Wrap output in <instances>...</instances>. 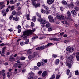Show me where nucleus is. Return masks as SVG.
<instances>
[{"instance_id": "61", "label": "nucleus", "mask_w": 79, "mask_h": 79, "mask_svg": "<svg viewBox=\"0 0 79 79\" xmlns=\"http://www.w3.org/2000/svg\"><path fill=\"white\" fill-rule=\"evenodd\" d=\"M0 46H5V44H4V43H2V44H0Z\"/></svg>"}, {"instance_id": "2", "label": "nucleus", "mask_w": 79, "mask_h": 79, "mask_svg": "<svg viewBox=\"0 0 79 79\" xmlns=\"http://www.w3.org/2000/svg\"><path fill=\"white\" fill-rule=\"evenodd\" d=\"M32 34V31H26L23 32V35H22L20 37H23L24 35H31Z\"/></svg>"}, {"instance_id": "8", "label": "nucleus", "mask_w": 79, "mask_h": 79, "mask_svg": "<svg viewBox=\"0 0 79 79\" xmlns=\"http://www.w3.org/2000/svg\"><path fill=\"white\" fill-rule=\"evenodd\" d=\"M67 6L69 7H69H71V8H73V7H74V4L73 2H71L70 4H67Z\"/></svg>"}, {"instance_id": "14", "label": "nucleus", "mask_w": 79, "mask_h": 79, "mask_svg": "<svg viewBox=\"0 0 79 79\" xmlns=\"http://www.w3.org/2000/svg\"><path fill=\"white\" fill-rule=\"evenodd\" d=\"M5 48L6 47H4L3 48H2V53L1 54V55L2 56H5Z\"/></svg>"}, {"instance_id": "38", "label": "nucleus", "mask_w": 79, "mask_h": 79, "mask_svg": "<svg viewBox=\"0 0 79 79\" xmlns=\"http://www.w3.org/2000/svg\"><path fill=\"white\" fill-rule=\"evenodd\" d=\"M69 58H70L71 60H73V59L74 58V56H73V55H71Z\"/></svg>"}, {"instance_id": "53", "label": "nucleus", "mask_w": 79, "mask_h": 79, "mask_svg": "<svg viewBox=\"0 0 79 79\" xmlns=\"http://www.w3.org/2000/svg\"><path fill=\"white\" fill-rule=\"evenodd\" d=\"M52 31V29L51 28L49 27L48 28V31L50 32V31Z\"/></svg>"}, {"instance_id": "1", "label": "nucleus", "mask_w": 79, "mask_h": 79, "mask_svg": "<svg viewBox=\"0 0 79 79\" xmlns=\"http://www.w3.org/2000/svg\"><path fill=\"white\" fill-rule=\"evenodd\" d=\"M36 15L37 16L40 18V19H38V21L40 22V24H43L42 27H43L48 28V27H50L51 24L49 22L47 21L43 20L42 18H41V15L37 12L36 13Z\"/></svg>"}, {"instance_id": "51", "label": "nucleus", "mask_w": 79, "mask_h": 79, "mask_svg": "<svg viewBox=\"0 0 79 79\" xmlns=\"http://www.w3.org/2000/svg\"><path fill=\"white\" fill-rule=\"evenodd\" d=\"M5 6V5H2L1 6L0 9H2L4 8Z\"/></svg>"}, {"instance_id": "34", "label": "nucleus", "mask_w": 79, "mask_h": 79, "mask_svg": "<svg viewBox=\"0 0 79 79\" xmlns=\"http://www.w3.org/2000/svg\"><path fill=\"white\" fill-rule=\"evenodd\" d=\"M62 3L63 5H66L67 4V2L65 1H63L62 2Z\"/></svg>"}, {"instance_id": "59", "label": "nucleus", "mask_w": 79, "mask_h": 79, "mask_svg": "<svg viewBox=\"0 0 79 79\" xmlns=\"http://www.w3.org/2000/svg\"><path fill=\"white\" fill-rule=\"evenodd\" d=\"M36 50H41L40 47H38L36 48Z\"/></svg>"}, {"instance_id": "26", "label": "nucleus", "mask_w": 79, "mask_h": 79, "mask_svg": "<svg viewBox=\"0 0 79 79\" xmlns=\"http://www.w3.org/2000/svg\"><path fill=\"white\" fill-rule=\"evenodd\" d=\"M65 26L67 27H68L69 26V23H68L67 22L65 21Z\"/></svg>"}, {"instance_id": "4", "label": "nucleus", "mask_w": 79, "mask_h": 79, "mask_svg": "<svg viewBox=\"0 0 79 79\" xmlns=\"http://www.w3.org/2000/svg\"><path fill=\"white\" fill-rule=\"evenodd\" d=\"M67 51L72 53L74 52V48L73 47H71L70 46L67 47L66 48Z\"/></svg>"}, {"instance_id": "58", "label": "nucleus", "mask_w": 79, "mask_h": 79, "mask_svg": "<svg viewBox=\"0 0 79 79\" xmlns=\"http://www.w3.org/2000/svg\"><path fill=\"white\" fill-rule=\"evenodd\" d=\"M21 26L20 25H18L17 27V29H20V28H21Z\"/></svg>"}, {"instance_id": "11", "label": "nucleus", "mask_w": 79, "mask_h": 79, "mask_svg": "<svg viewBox=\"0 0 79 79\" xmlns=\"http://www.w3.org/2000/svg\"><path fill=\"white\" fill-rule=\"evenodd\" d=\"M2 15L3 16H6V10H5L3 9V10H2Z\"/></svg>"}, {"instance_id": "5", "label": "nucleus", "mask_w": 79, "mask_h": 79, "mask_svg": "<svg viewBox=\"0 0 79 79\" xmlns=\"http://www.w3.org/2000/svg\"><path fill=\"white\" fill-rule=\"evenodd\" d=\"M52 45V43H48L45 46H41L40 47L41 48V50H43L45 48H47V47H48V46H50V45Z\"/></svg>"}, {"instance_id": "37", "label": "nucleus", "mask_w": 79, "mask_h": 79, "mask_svg": "<svg viewBox=\"0 0 79 79\" xmlns=\"http://www.w3.org/2000/svg\"><path fill=\"white\" fill-rule=\"evenodd\" d=\"M29 74L30 76H34V73L31 72L29 73Z\"/></svg>"}, {"instance_id": "32", "label": "nucleus", "mask_w": 79, "mask_h": 79, "mask_svg": "<svg viewBox=\"0 0 79 79\" xmlns=\"http://www.w3.org/2000/svg\"><path fill=\"white\" fill-rule=\"evenodd\" d=\"M24 42L25 44H29V39L26 40Z\"/></svg>"}, {"instance_id": "27", "label": "nucleus", "mask_w": 79, "mask_h": 79, "mask_svg": "<svg viewBox=\"0 0 79 79\" xmlns=\"http://www.w3.org/2000/svg\"><path fill=\"white\" fill-rule=\"evenodd\" d=\"M37 56V52H35L34 53V55L33 56V58H34V57H35V56Z\"/></svg>"}, {"instance_id": "56", "label": "nucleus", "mask_w": 79, "mask_h": 79, "mask_svg": "<svg viewBox=\"0 0 79 79\" xmlns=\"http://www.w3.org/2000/svg\"><path fill=\"white\" fill-rule=\"evenodd\" d=\"M34 78L33 77H32V76H31V77H29L28 78V79H33Z\"/></svg>"}, {"instance_id": "52", "label": "nucleus", "mask_w": 79, "mask_h": 79, "mask_svg": "<svg viewBox=\"0 0 79 79\" xmlns=\"http://www.w3.org/2000/svg\"><path fill=\"white\" fill-rule=\"evenodd\" d=\"M60 77V75H57L56 77V79H59Z\"/></svg>"}, {"instance_id": "20", "label": "nucleus", "mask_w": 79, "mask_h": 79, "mask_svg": "<svg viewBox=\"0 0 79 79\" xmlns=\"http://www.w3.org/2000/svg\"><path fill=\"white\" fill-rule=\"evenodd\" d=\"M67 15L69 17H71V12H69V11H68L67 12Z\"/></svg>"}, {"instance_id": "30", "label": "nucleus", "mask_w": 79, "mask_h": 79, "mask_svg": "<svg viewBox=\"0 0 79 79\" xmlns=\"http://www.w3.org/2000/svg\"><path fill=\"white\" fill-rule=\"evenodd\" d=\"M55 78V75L53 74L51 77L50 79H53Z\"/></svg>"}, {"instance_id": "13", "label": "nucleus", "mask_w": 79, "mask_h": 79, "mask_svg": "<svg viewBox=\"0 0 79 79\" xmlns=\"http://www.w3.org/2000/svg\"><path fill=\"white\" fill-rule=\"evenodd\" d=\"M47 74V72L46 71H44L41 74L42 76L44 77Z\"/></svg>"}, {"instance_id": "7", "label": "nucleus", "mask_w": 79, "mask_h": 79, "mask_svg": "<svg viewBox=\"0 0 79 79\" xmlns=\"http://www.w3.org/2000/svg\"><path fill=\"white\" fill-rule=\"evenodd\" d=\"M47 2L48 5H51L55 2V0H47Z\"/></svg>"}, {"instance_id": "64", "label": "nucleus", "mask_w": 79, "mask_h": 79, "mask_svg": "<svg viewBox=\"0 0 79 79\" xmlns=\"http://www.w3.org/2000/svg\"><path fill=\"white\" fill-rule=\"evenodd\" d=\"M26 37H27L26 36L23 37V40H26Z\"/></svg>"}, {"instance_id": "29", "label": "nucleus", "mask_w": 79, "mask_h": 79, "mask_svg": "<svg viewBox=\"0 0 79 79\" xmlns=\"http://www.w3.org/2000/svg\"><path fill=\"white\" fill-rule=\"evenodd\" d=\"M54 21L55 20L53 18L49 20V21L50 23H53Z\"/></svg>"}, {"instance_id": "49", "label": "nucleus", "mask_w": 79, "mask_h": 79, "mask_svg": "<svg viewBox=\"0 0 79 79\" xmlns=\"http://www.w3.org/2000/svg\"><path fill=\"white\" fill-rule=\"evenodd\" d=\"M34 69L37 70V69H39V68L37 66H35L34 68Z\"/></svg>"}, {"instance_id": "36", "label": "nucleus", "mask_w": 79, "mask_h": 79, "mask_svg": "<svg viewBox=\"0 0 79 79\" xmlns=\"http://www.w3.org/2000/svg\"><path fill=\"white\" fill-rule=\"evenodd\" d=\"M74 8L75 11H78V10H79V8L76 6H75Z\"/></svg>"}, {"instance_id": "62", "label": "nucleus", "mask_w": 79, "mask_h": 79, "mask_svg": "<svg viewBox=\"0 0 79 79\" xmlns=\"http://www.w3.org/2000/svg\"><path fill=\"white\" fill-rule=\"evenodd\" d=\"M64 34V32H62L60 34V35L62 36V35H63Z\"/></svg>"}, {"instance_id": "19", "label": "nucleus", "mask_w": 79, "mask_h": 79, "mask_svg": "<svg viewBox=\"0 0 79 79\" xmlns=\"http://www.w3.org/2000/svg\"><path fill=\"white\" fill-rule=\"evenodd\" d=\"M19 65H20V64H15L13 65V66L14 67H15V68H17V67H18Z\"/></svg>"}, {"instance_id": "24", "label": "nucleus", "mask_w": 79, "mask_h": 79, "mask_svg": "<svg viewBox=\"0 0 79 79\" xmlns=\"http://www.w3.org/2000/svg\"><path fill=\"white\" fill-rule=\"evenodd\" d=\"M15 1H13V0H11L10 2V4H13L15 3Z\"/></svg>"}, {"instance_id": "60", "label": "nucleus", "mask_w": 79, "mask_h": 79, "mask_svg": "<svg viewBox=\"0 0 79 79\" xmlns=\"http://www.w3.org/2000/svg\"><path fill=\"white\" fill-rule=\"evenodd\" d=\"M18 33H20V32H21V29H19L18 30Z\"/></svg>"}, {"instance_id": "42", "label": "nucleus", "mask_w": 79, "mask_h": 79, "mask_svg": "<svg viewBox=\"0 0 79 79\" xmlns=\"http://www.w3.org/2000/svg\"><path fill=\"white\" fill-rule=\"evenodd\" d=\"M68 42H69V40H66L64 41V43L65 44H67L68 43Z\"/></svg>"}, {"instance_id": "22", "label": "nucleus", "mask_w": 79, "mask_h": 79, "mask_svg": "<svg viewBox=\"0 0 79 79\" xmlns=\"http://www.w3.org/2000/svg\"><path fill=\"white\" fill-rule=\"evenodd\" d=\"M40 5V3H38L37 4L35 5V8H37L38 6H39Z\"/></svg>"}, {"instance_id": "9", "label": "nucleus", "mask_w": 79, "mask_h": 79, "mask_svg": "<svg viewBox=\"0 0 79 79\" xmlns=\"http://www.w3.org/2000/svg\"><path fill=\"white\" fill-rule=\"evenodd\" d=\"M15 58L13 57H11L10 56V58L9 59V61H10L11 62H13V61H15Z\"/></svg>"}, {"instance_id": "33", "label": "nucleus", "mask_w": 79, "mask_h": 79, "mask_svg": "<svg viewBox=\"0 0 79 79\" xmlns=\"http://www.w3.org/2000/svg\"><path fill=\"white\" fill-rule=\"evenodd\" d=\"M48 19H52V18H53V16H52L51 15H49L48 16Z\"/></svg>"}, {"instance_id": "50", "label": "nucleus", "mask_w": 79, "mask_h": 79, "mask_svg": "<svg viewBox=\"0 0 79 79\" xmlns=\"http://www.w3.org/2000/svg\"><path fill=\"white\" fill-rule=\"evenodd\" d=\"M42 61H43V62H44L45 63H47V60L46 59V60H42Z\"/></svg>"}, {"instance_id": "25", "label": "nucleus", "mask_w": 79, "mask_h": 79, "mask_svg": "<svg viewBox=\"0 0 79 79\" xmlns=\"http://www.w3.org/2000/svg\"><path fill=\"white\" fill-rule=\"evenodd\" d=\"M41 12L42 13H45V12H46V11L43 9H41Z\"/></svg>"}, {"instance_id": "44", "label": "nucleus", "mask_w": 79, "mask_h": 79, "mask_svg": "<svg viewBox=\"0 0 79 79\" xmlns=\"http://www.w3.org/2000/svg\"><path fill=\"white\" fill-rule=\"evenodd\" d=\"M25 58H26V57L23 56H22L20 58V59L21 60H25Z\"/></svg>"}, {"instance_id": "17", "label": "nucleus", "mask_w": 79, "mask_h": 79, "mask_svg": "<svg viewBox=\"0 0 79 79\" xmlns=\"http://www.w3.org/2000/svg\"><path fill=\"white\" fill-rule=\"evenodd\" d=\"M71 61H72V60L69 57L66 60V63H69V62H71Z\"/></svg>"}, {"instance_id": "46", "label": "nucleus", "mask_w": 79, "mask_h": 79, "mask_svg": "<svg viewBox=\"0 0 79 79\" xmlns=\"http://www.w3.org/2000/svg\"><path fill=\"white\" fill-rule=\"evenodd\" d=\"M32 58H34V57L31 55H29L28 56V58H29V60H31V59Z\"/></svg>"}, {"instance_id": "16", "label": "nucleus", "mask_w": 79, "mask_h": 79, "mask_svg": "<svg viewBox=\"0 0 79 79\" xmlns=\"http://www.w3.org/2000/svg\"><path fill=\"white\" fill-rule=\"evenodd\" d=\"M13 20L16 21H18L19 19V17H13Z\"/></svg>"}, {"instance_id": "63", "label": "nucleus", "mask_w": 79, "mask_h": 79, "mask_svg": "<svg viewBox=\"0 0 79 79\" xmlns=\"http://www.w3.org/2000/svg\"><path fill=\"white\" fill-rule=\"evenodd\" d=\"M60 9L61 11H63V7H60Z\"/></svg>"}, {"instance_id": "54", "label": "nucleus", "mask_w": 79, "mask_h": 79, "mask_svg": "<svg viewBox=\"0 0 79 79\" xmlns=\"http://www.w3.org/2000/svg\"><path fill=\"white\" fill-rule=\"evenodd\" d=\"M34 26V23L33 22H31V27H33Z\"/></svg>"}, {"instance_id": "55", "label": "nucleus", "mask_w": 79, "mask_h": 79, "mask_svg": "<svg viewBox=\"0 0 79 79\" xmlns=\"http://www.w3.org/2000/svg\"><path fill=\"white\" fill-rule=\"evenodd\" d=\"M42 73V71H40L38 72V74H41Z\"/></svg>"}, {"instance_id": "57", "label": "nucleus", "mask_w": 79, "mask_h": 79, "mask_svg": "<svg viewBox=\"0 0 79 79\" xmlns=\"http://www.w3.org/2000/svg\"><path fill=\"white\" fill-rule=\"evenodd\" d=\"M53 57L54 58H56V57H57V55H55V54H54L53 55Z\"/></svg>"}, {"instance_id": "31", "label": "nucleus", "mask_w": 79, "mask_h": 79, "mask_svg": "<svg viewBox=\"0 0 79 79\" xmlns=\"http://www.w3.org/2000/svg\"><path fill=\"white\" fill-rule=\"evenodd\" d=\"M75 74L76 75H79V72L78 71V70H77L75 71Z\"/></svg>"}, {"instance_id": "43", "label": "nucleus", "mask_w": 79, "mask_h": 79, "mask_svg": "<svg viewBox=\"0 0 79 79\" xmlns=\"http://www.w3.org/2000/svg\"><path fill=\"white\" fill-rule=\"evenodd\" d=\"M76 4L77 6H79V1H77L76 2Z\"/></svg>"}, {"instance_id": "28", "label": "nucleus", "mask_w": 79, "mask_h": 79, "mask_svg": "<svg viewBox=\"0 0 79 79\" xmlns=\"http://www.w3.org/2000/svg\"><path fill=\"white\" fill-rule=\"evenodd\" d=\"M35 1H34V0H31V3H32V4L33 5V6H35Z\"/></svg>"}, {"instance_id": "41", "label": "nucleus", "mask_w": 79, "mask_h": 79, "mask_svg": "<svg viewBox=\"0 0 79 79\" xmlns=\"http://www.w3.org/2000/svg\"><path fill=\"white\" fill-rule=\"evenodd\" d=\"M27 18L28 20H30V18H29V14H28L27 15Z\"/></svg>"}, {"instance_id": "35", "label": "nucleus", "mask_w": 79, "mask_h": 79, "mask_svg": "<svg viewBox=\"0 0 79 79\" xmlns=\"http://www.w3.org/2000/svg\"><path fill=\"white\" fill-rule=\"evenodd\" d=\"M20 45L22 46H23L24 45H25V43L24 42H21L20 43Z\"/></svg>"}, {"instance_id": "40", "label": "nucleus", "mask_w": 79, "mask_h": 79, "mask_svg": "<svg viewBox=\"0 0 79 79\" xmlns=\"http://www.w3.org/2000/svg\"><path fill=\"white\" fill-rule=\"evenodd\" d=\"M69 73H70V70L69 69H67V74L69 75Z\"/></svg>"}, {"instance_id": "23", "label": "nucleus", "mask_w": 79, "mask_h": 79, "mask_svg": "<svg viewBox=\"0 0 79 79\" xmlns=\"http://www.w3.org/2000/svg\"><path fill=\"white\" fill-rule=\"evenodd\" d=\"M42 6H43V7L46 10H48V6H47L44 5H42Z\"/></svg>"}, {"instance_id": "47", "label": "nucleus", "mask_w": 79, "mask_h": 79, "mask_svg": "<svg viewBox=\"0 0 79 79\" xmlns=\"http://www.w3.org/2000/svg\"><path fill=\"white\" fill-rule=\"evenodd\" d=\"M14 8H15V6H11L10 10H11V11H13V10H14Z\"/></svg>"}, {"instance_id": "48", "label": "nucleus", "mask_w": 79, "mask_h": 79, "mask_svg": "<svg viewBox=\"0 0 79 79\" xmlns=\"http://www.w3.org/2000/svg\"><path fill=\"white\" fill-rule=\"evenodd\" d=\"M13 15H11L9 17L10 19L11 20V19H12V18H13Z\"/></svg>"}, {"instance_id": "39", "label": "nucleus", "mask_w": 79, "mask_h": 79, "mask_svg": "<svg viewBox=\"0 0 79 79\" xmlns=\"http://www.w3.org/2000/svg\"><path fill=\"white\" fill-rule=\"evenodd\" d=\"M16 13V12L15 10H14L12 11V14L13 15H15Z\"/></svg>"}, {"instance_id": "21", "label": "nucleus", "mask_w": 79, "mask_h": 79, "mask_svg": "<svg viewBox=\"0 0 79 79\" xmlns=\"http://www.w3.org/2000/svg\"><path fill=\"white\" fill-rule=\"evenodd\" d=\"M32 21H34V22H35V21H36V16H34L33 17L32 19Z\"/></svg>"}, {"instance_id": "3", "label": "nucleus", "mask_w": 79, "mask_h": 79, "mask_svg": "<svg viewBox=\"0 0 79 79\" xmlns=\"http://www.w3.org/2000/svg\"><path fill=\"white\" fill-rule=\"evenodd\" d=\"M56 16L57 17V19H63V20H64H64L65 21H66V17H65L64 18V16L62 15H56Z\"/></svg>"}, {"instance_id": "15", "label": "nucleus", "mask_w": 79, "mask_h": 79, "mask_svg": "<svg viewBox=\"0 0 79 79\" xmlns=\"http://www.w3.org/2000/svg\"><path fill=\"white\" fill-rule=\"evenodd\" d=\"M41 65H44V62H42L41 63L38 62L37 63V66H38V67H40V66H41Z\"/></svg>"}, {"instance_id": "18", "label": "nucleus", "mask_w": 79, "mask_h": 79, "mask_svg": "<svg viewBox=\"0 0 79 79\" xmlns=\"http://www.w3.org/2000/svg\"><path fill=\"white\" fill-rule=\"evenodd\" d=\"M59 63H60V60H59V59H57L56 61L55 64L56 65L58 64H59Z\"/></svg>"}, {"instance_id": "10", "label": "nucleus", "mask_w": 79, "mask_h": 79, "mask_svg": "<svg viewBox=\"0 0 79 79\" xmlns=\"http://www.w3.org/2000/svg\"><path fill=\"white\" fill-rule=\"evenodd\" d=\"M72 14L73 16H76L77 15V13L76 12V11L74 10H72L71 11Z\"/></svg>"}, {"instance_id": "45", "label": "nucleus", "mask_w": 79, "mask_h": 79, "mask_svg": "<svg viewBox=\"0 0 79 79\" xmlns=\"http://www.w3.org/2000/svg\"><path fill=\"white\" fill-rule=\"evenodd\" d=\"M27 54H28L29 55L31 54V53H32V52L30 50H28L27 52Z\"/></svg>"}, {"instance_id": "6", "label": "nucleus", "mask_w": 79, "mask_h": 79, "mask_svg": "<svg viewBox=\"0 0 79 79\" xmlns=\"http://www.w3.org/2000/svg\"><path fill=\"white\" fill-rule=\"evenodd\" d=\"M50 40H53L54 41H58L59 40H61V39L60 38H51Z\"/></svg>"}, {"instance_id": "12", "label": "nucleus", "mask_w": 79, "mask_h": 79, "mask_svg": "<svg viewBox=\"0 0 79 79\" xmlns=\"http://www.w3.org/2000/svg\"><path fill=\"white\" fill-rule=\"evenodd\" d=\"M66 65L68 66L69 69L71 68V67H72V65L71 64H70L69 63L66 62Z\"/></svg>"}]
</instances>
